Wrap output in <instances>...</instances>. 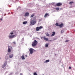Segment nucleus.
<instances>
[{
  "label": "nucleus",
  "instance_id": "nucleus-23",
  "mask_svg": "<svg viewBox=\"0 0 75 75\" xmlns=\"http://www.w3.org/2000/svg\"><path fill=\"white\" fill-rule=\"evenodd\" d=\"M56 10H57V11H58L59 10V8H56Z\"/></svg>",
  "mask_w": 75,
  "mask_h": 75
},
{
  "label": "nucleus",
  "instance_id": "nucleus-27",
  "mask_svg": "<svg viewBox=\"0 0 75 75\" xmlns=\"http://www.w3.org/2000/svg\"><path fill=\"white\" fill-rule=\"evenodd\" d=\"M68 41H69V40H66L65 41V42H68Z\"/></svg>",
  "mask_w": 75,
  "mask_h": 75
},
{
  "label": "nucleus",
  "instance_id": "nucleus-37",
  "mask_svg": "<svg viewBox=\"0 0 75 75\" xmlns=\"http://www.w3.org/2000/svg\"><path fill=\"white\" fill-rule=\"evenodd\" d=\"M74 31H75V30H74Z\"/></svg>",
  "mask_w": 75,
  "mask_h": 75
},
{
  "label": "nucleus",
  "instance_id": "nucleus-30",
  "mask_svg": "<svg viewBox=\"0 0 75 75\" xmlns=\"http://www.w3.org/2000/svg\"><path fill=\"white\" fill-rule=\"evenodd\" d=\"M69 69H71V67H69Z\"/></svg>",
  "mask_w": 75,
  "mask_h": 75
},
{
  "label": "nucleus",
  "instance_id": "nucleus-33",
  "mask_svg": "<svg viewBox=\"0 0 75 75\" xmlns=\"http://www.w3.org/2000/svg\"><path fill=\"white\" fill-rule=\"evenodd\" d=\"M11 48L12 49V47H11Z\"/></svg>",
  "mask_w": 75,
  "mask_h": 75
},
{
  "label": "nucleus",
  "instance_id": "nucleus-13",
  "mask_svg": "<svg viewBox=\"0 0 75 75\" xmlns=\"http://www.w3.org/2000/svg\"><path fill=\"white\" fill-rule=\"evenodd\" d=\"M47 16H49V15L47 13H45V15L44 16L45 18V17H46Z\"/></svg>",
  "mask_w": 75,
  "mask_h": 75
},
{
  "label": "nucleus",
  "instance_id": "nucleus-12",
  "mask_svg": "<svg viewBox=\"0 0 75 75\" xmlns=\"http://www.w3.org/2000/svg\"><path fill=\"white\" fill-rule=\"evenodd\" d=\"M9 57L10 58H13V54H12L11 55H10L9 56Z\"/></svg>",
  "mask_w": 75,
  "mask_h": 75
},
{
  "label": "nucleus",
  "instance_id": "nucleus-26",
  "mask_svg": "<svg viewBox=\"0 0 75 75\" xmlns=\"http://www.w3.org/2000/svg\"><path fill=\"white\" fill-rule=\"evenodd\" d=\"M48 44H46V45H45V47H48Z\"/></svg>",
  "mask_w": 75,
  "mask_h": 75
},
{
  "label": "nucleus",
  "instance_id": "nucleus-35",
  "mask_svg": "<svg viewBox=\"0 0 75 75\" xmlns=\"http://www.w3.org/2000/svg\"><path fill=\"white\" fill-rule=\"evenodd\" d=\"M27 55H25V57H27Z\"/></svg>",
  "mask_w": 75,
  "mask_h": 75
},
{
  "label": "nucleus",
  "instance_id": "nucleus-2",
  "mask_svg": "<svg viewBox=\"0 0 75 75\" xmlns=\"http://www.w3.org/2000/svg\"><path fill=\"white\" fill-rule=\"evenodd\" d=\"M37 43H38V42L35 40L32 42V45L33 47H35V46H36Z\"/></svg>",
  "mask_w": 75,
  "mask_h": 75
},
{
  "label": "nucleus",
  "instance_id": "nucleus-38",
  "mask_svg": "<svg viewBox=\"0 0 75 75\" xmlns=\"http://www.w3.org/2000/svg\"><path fill=\"white\" fill-rule=\"evenodd\" d=\"M50 41H51V40H50Z\"/></svg>",
  "mask_w": 75,
  "mask_h": 75
},
{
  "label": "nucleus",
  "instance_id": "nucleus-6",
  "mask_svg": "<svg viewBox=\"0 0 75 75\" xmlns=\"http://www.w3.org/2000/svg\"><path fill=\"white\" fill-rule=\"evenodd\" d=\"M29 51L30 52V54H32L33 53V48H30L29 49Z\"/></svg>",
  "mask_w": 75,
  "mask_h": 75
},
{
  "label": "nucleus",
  "instance_id": "nucleus-16",
  "mask_svg": "<svg viewBox=\"0 0 75 75\" xmlns=\"http://www.w3.org/2000/svg\"><path fill=\"white\" fill-rule=\"evenodd\" d=\"M8 52H11V50L10 49V48H8Z\"/></svg>",
  "mask_w": 75,
  "mask_h": 75
},
{
  "label": "nucleus",
  "instance_id": "nucleus-14",
  "mask_svg": "<svg viewBox=\"0 0 75 75\" xmlns=\"http://www.w3.org/2000/svg\"><path fill=\"white\" fill-rule=\"evenodd\" d=\"M28 22L27 21H24L23 22V24H25L27 23Z\"/></svg>",
  "mask_w": 75,
  "mask_h": 75
},
{
  "label": "nucleus",
  "instance_id": "nucleus-11",
  "mask_svg": "<svg viewBox=\"0 0 75 75\" xmlns=\"http://www.w3.org/2000/svg\"><path fill=\"white\" fill-rule=\"evenodd\" d=\"M64 25V24L62 23L61 24L59 25V26L60 28H62V27Z\"/></svg>",
  "mask_w": 75,
  "mask_h": 75
},
{
  "label": "nucleus",
  "instance_id": "nucleus-21",
  "mask_svg": "<svg viewBox=\"0 0 75 75\" xmlns=\"http://www.w3.org/2000/svg\"><path fill=\"white\" fill-rule=\"evenodd\" d=\"M34 16V15L32 14L30 16V18H32V17H33V16Z\"/></svg>",
  "mask_w": 75,
  "mask_h": 75
},
{
  "label": "nucleus",
  "instance_id": "nucleus-1",
  "mask_svg": "<svg viewBox=\"0 0 75 75\" xmlns=\"http://www.w3.org/2000/svg\"><path fill=\"white\" fill-rule=\"evenodd\" d=\"M36 18L34 17L30 19V25H34L36 23Z\"/></svg>",
  "mask_w": 75,
  "mask_h": 75
},
{
  "label": "nucleus",
  "instance_id": "nucleus-20",
  "mask_svg": "<svg viewBox=\"0 0 75 75\" xmlns=\"http://www.w3.org/2000/svg\"><path fill=\"white\" fill-rule=\"evenodd\" d=\"M5 59H6L7 60V59H8V57H7V56H6L5 57Z\"/></svg>",
  "mask_w": 75,
  "mask_h": 75
},
{
  "label": "nucleus",
  "instance_id": "nucleus-7",
  "mask_svg": "<svg viewBox=\"0 0 75 75\" xmlns=\"http://www.w3.org/2000/svg\"><path fill=\"white\" fill-rule=\"evenodd\" d=\"M43 39L45 41H48V39L47 38H46L45 36H44L43 37Z\"/></svg>",
  "mask_w": 75,
  "mask_h": 75
},
{
  "label": "nucleus",
  "instance_id": "nucleus-19",
  "mask_svg": "<svg viewBox=\"0 0 75 75\" xmlns=\"http://www.w3.org/2000/svg\"><path fill=\"white\" fill-rule=\"evenodd\" d=\"M50 62V60H47L45 61V62L47 63Z\"/></svg>",
  "mask_w": 75,
  "mask_h": 75
},
{
  "label": "nucleus",
  "instance_id": "nucleus-9",
  "mask_svg": "<svg viewBox=\"0 0 75 75\" xmlns=\"http://www.w3.org/2000/svg\"><path fill=\"white\" fill-rule=\"evenodd\" d=\"M29 16V13L26 12L25 13V14L24 15V16L27 17V16Z\"/></svg>",
  "mask_w": 75,
  "mask_h": 75
},
{
  "label": "nucleus",
  "instance_id": "nucleus-34",
  "mask_svg": "<svg viewBox=\"0 0 75 75\" xmlns=\"http://www.w3.org/2000/svg\"><path fill=\"white\" fill-rule=\"evenodd\" d=\"M1 20H2V19H0Z\"/></svg>",
  "mask_w": 75,
  "mask_h": 75
},
{
  "label": "nucleus",
  "instance_id": "nucleus-17",
  "mask_svg": "<svg viewBox=\"0 0 75 75\" xmlns=\"http://www.w3.org/2000/svg\"><path fill=\"white\" fill-rule=\"evenodd\" d=\"M21 58L22 59H25V58H24V55H23L21 56Z\"/></svg>",
  "mask_w": 75,
  "mask_h": 75
},
{
  "label": "nucleus",
  "instance_id": "nucleus-24",
  "mask_svg": "<svg viewBox=\"0 0 75 75\" xmlns=\"http://www.w3.org/2000/svg\"><path fill=\"white\" fill-rule=\"evenodd\" d=\"M55 25H56V26H59V25H58V23H56Z\"/></svg>",
  "mask_w": 75,
  "mask_h": 75
},
{
  "label": "nucleus",
  "instance_id": "nucleus-22",
  "mask_svg": "<svg viewBox=\"0 0 75 75\" xmlns=\"http://www.w3.org/2000/svg\"><path fill=\"white\" fill-rule=\"evenodd\" d=\"M64 32V30H62L61 31V33H63Z\"/></svg>",
  "mask_w": 75,
  "mask_h": 75
},
{
  "label": "nucleus",
  "instance_id": "nucleus-36",
  "mask_svg": "<svg viewBox=\"0 0 75 75\" xmlns=\"http://www.w3.org/2000/svg\"><path fill=\"white\" fill-rule=\"evenodd\" d=\"M74 13H75V11H74Z\"/></svg>",
  "mask_w": 75,
  "mask_h": 75
},
{
  "label": "nucleus",
  "instance_id": "nucleus-32",
  "mask_svg": "<svg viewBox=\"0 0 75 75\" xmlns=\"http://www.w3.org/2000/svg\"><path fill=\"white\" fill-rule=\"evenodd\" d=\"M8 48H9L10 47V46H8Z\"/></svg>",
  "mask_w": 75,
  "mask_h": 75
},
{
  "label": "nucleus",
  "instance_id": "nucleus-31",
  "mask_svg": "<svg viewBox=\"0 0 75 75\" xmlns=\"http://www.w3.org/2000/svg\"><path fill=\"white\" fill-rule=\"evenodd\" d=\"M42 38H43V37H41V39H42Z\"/></svg>",
  "mask_w": 75,
  "mask_h": 75
},
{
  "label": "nucleus",
  "instance_id": "nucleus-10",
  "mask_svg": "<svg viewBox=\"0 0 75 75\" xmlns=\"http://www.w3.org/2000/svg\"><path fill=\"white\" fill-rule=\"evenodd\" d=\"M55 35V32H53L52 33V34L51 36V37H53V36H54Z\"/></svg>",
  "mask_w": 75,
  "mask_h": 75
},
{
  "label": "nucleus",
  "instance_id": "nucleus-18",
  "mask_svg": "<svg viewBox=\"0 0 75 75\" xmlns=\"http://www.w3.org/2000/svg\"><path fill=\"white\" fill-rule=\"evenodd\" d=\"M45 34L47 36V37H49V36H50V35H49V34L47 33H46Z\"/></svg>",
  "mask_w": 75,
  "mask_h": 75
},
{
  "label": "nucleus",
  "instance_id": "nucleus-5",
  "mask_svg": "<svg viewBox=\"0 0 75 75\" xmlns=\"http://www.w3.org/2000/svg\"><path fill=\"white\" fill-rule=\"evenodd\" d=\"M62 4L61 3H58L56 4V6L57 7L61 6H62Z\"/></svg>",
  "mask_w": 75,
  "mask_h": 75
},
{
  "label": "nucleus",
  "instance_id": "nucleus-15",
  "mask_svg": "<svg viewBox=\"0 0 75 75\" xmlns=\"http://www.w3.org/2000/svg\"><path fill=\"white\" fill-rule=\"evenodd\" d=\"M73 3H74V2L73 1H71V2H70L69 3V4H70L71 5H72V4H73Z\"/></svg>",
  "mask_w": 75,
  "mask_h": 75
},
{
  "label": "nucleus",
  "instance_id": "nucleus-25",
  "mask_svg": "<svg viewBox=\"0 0 75 75\" xmlns=\"http://www.w3.org/2000/svg\"><path fill=\"white\" fill-rule=\"evenodd\" d=\"M34 75H37V73L36 72H34L33 74Z\"/></svg>",
  "mask_w": 75,
  "mask_h": 75
},
{
  "label": "nucleus",
  "instance_id": "nucleus-8",
  "mask_svg": "<svg viewBox=\"0 0 75 75\" xmlns=\"http://www.w3.org/2000/svg\"><path fill=\"white\" fill-rule=\"evenodd\" d=\"M7 63H4V65L2 66V68H4V67H5L7 65Z\"/></svg>",
  "mask_w": 75,
  "mask_h": 75
},
{
  "label": "nucleus",
  "instance_id": "nucleus-3",
  "mask_svg": "<svg viewBox=\"0 0 75 75\" xmlns=\"http://www.w3.org/2000/svg\"><path fill=\"white\" fill-rule=\"evenodd\" d=\"M42 28H43V27L42 26H40L39 27H37L36 28V31H38L42 29Z\"/></svg>",
  "mask_w": 75,
  "mask_h": 75
},
{
  "label": "nucleus",
  "instance_id": "nucleus-28",
  "mask_svg": "<svg viewBox=\"0 0 75 75\" xmlns=\"http://www.w3.org/2000/svg\"><path fill=\"white\" fill-rule=\"evenodd\" d=\"M10 34L11 35H13V33H10Z\"/></svg>",
  "mask_w": 75,
  "mask_h": 75
},
{
  "label": "nucleus",
  "instance_id": "nucleus-29",
  "mask_svg": "<svg viewBox=\"0 0 75 75\" xmlns=\"http://www.w3.org/2000/svg\"><path fill=\"white\" fill-rule=\"evenodd\" d=\"M13 43L14 44H16V42H13Z\"/></svg>",
  "mask_w": 75,
  "mask_h": 75
},
{
  "label": "nucleus",
  "instance_id": "nucleus-4",
  "mask_svg": "<svg viewBox=\"0 0 75 75\" xmlns=\"http://www.w3.org/2000/svg\"><path fill=\"white\" fill-rule=\"evenodd\" d=\"M15 36V35H9L8 36V37L10 39H11V38H14V37Z\"/></svg>",
  "mask_w": 75,
  "mask_h": 75
}]
</instances>
